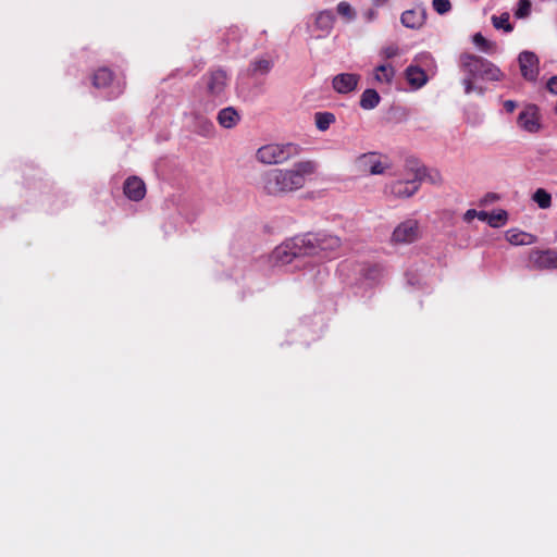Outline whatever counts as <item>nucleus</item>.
Wrapping results in <instances>:
<instances>
[{
  "mask_svg": "<svg viewBox=\"0 0 557 557\" xmlns=\"http://www.w3.org/2000/svg\"><path fill=\"white\" fill-rule=\"evenodd\" d=\"M317 171L311 160L296 162L290 169H272L261 175V188L269 196H284L301 189Z\"/></svg>",
  "mask_w": 557,
  "mask_h": 557,
  "instance_id": "obj_1",
  "label": "nucleus"
},
{
  "mask_svg": "<svg viewBox=\"0 0 557 557\" xmlns=\"http://www.w3.org/2000/svg\"><path fill=\"white\" fill-rule=\"evenodd\" d=\"M459 67L463 73L462 85L467 95L478 92L483 95L485 89L475 85L476 79L486 82H499L505 74L490 60L469 52L459 55Z\"/></svg>",
  "mask_w": 557,
  "mask_h": 557,
  "instance_id": "obj_2",
  "label": "nucleus"
},
{
  "mask_svg": "<svg viewBox=\"0 0 557 557\" xmlns=\"http://www.w3.org/2000/svg\"><path fill=\"white\" fill-rule=\"evenodd\" d=\"M305 256L320 259H333L339 256L342 239L325 232L307 233L299 236Z\"/></svg>",
  "mask_w": 557,
  "mask_h": 557,
  "instance_id": "obj_3",
  "label": "nucleus"
},
{
  "mask_svg": "<svg viewBox=\"0 0 557 557\" xmlns=\"http://www.w3.org/2000/svg\"><path fill=\"white\" fill-rule=\"evenodd\" d=\"M203 95L207 101L213 106L222 103L226 99L228 76L221 69L211 70L201 77Z\"/></svg>",
  "mask_w": 557,
  "mask_h": 557,
  "instance_id": "obj_4",
  "label": "nucleus"
},
{
  "mask_svg": "<svg viewBox=\"0 0 557 557\" xmlns=\"http://www.w3.org/2000/svg\"><path fill=\"white\" fill-rule=\"evenodd\" d=\"M300 152V148L292 143L288 144H269L257 150L256 157L258 161L264 164L284 163Z\"/></svg>",
  "mask_w": 557,
  "mask_h": 557,
  "instance_id": "obj_5",
  "label": "nucleus"
},
{
  "mask_svg": "<svg viewBox=\"0 0 557 557\" xmlns=\"http://www.w3.org/2000/svg\"><path fill=\"white\" fill-rule=\"evenodd\" d=\"M382 158V154L375 151L362 153L356 158L354 165L360 175H380L391 168Z\"/></svg>",
  "mask_w": 557,
  "mask_h": 557,
  "instance_id": "obj_6",
  "label": "nucleus"
},
{
  "mask_svg": "<svg viewBox=\"0 0 557 557\" xmlns=\"http://www.w3.org/2000/svg\"><path fill=\"white\" fill-rule=\"evenodd\" d=\"M424 175V169L418 168L414 172V177L408 181H396L386 187L396 198H409L413 196L420 188V181Z\"/></svg>",
  "mask_w": 557,
  "mask_h": 557,
  "instance_id": "obj_7",
  "label": "nucleus"
},
{
  "mask_svg": "<svg viewBox=\"0 0 557 557\" xmlns=\"http://www.w3.org/2000/svg\"><path fill=\"white\" fill-rule=\"evenodd\" d=\"M420 238V225L417 220L408 219L398 224L393 234L394 244H411Z\"/></svg>",
  "mask_w": 557,
  "mask_h": 557,
  "instance_id": "obj_8",
  "label": "nucleus"
},
{
  "mask_svg": "<svg viewBox=\"0 0 557 557\" xmlns=\"http://www.w3.org/2000/svg\"><path fill=\"white\" fill-rule=\"evenodd\" d=\"M302 256H305V252L300 246L299 236L277 246L272 253L273 259L282 264L290 263L294 258Z\"/></svg>",
  "mask_w": 557,
  "mask_h": 557,
  "instance_id": "obj_9",
  "label": "nucleus"
},
{
  "mask_svg": "<svg viewBox=\"0 0 557 557\" xmlns=\"http://www.w3.org/2000/svg\"><path fill=\"white\" fill-rule=\"evenodd\" d=\"M529 260L533 268L539 270L557 269V250L555 249H533L530 251Z\"/></svg>",
  "mask_w": 557,
  "mask_h": 557,
  "instance_id": "obj_10",
  "label": "nucleus"
},
{
  "mask_svg": "<svg viewBox=\"0 0 557 557\" xmlns=\"http://www.w3.org/2000/svg\"><path fill=\"white\" fill-rule=\"evenodd\" d=\"M518 125L529 133H536L540 127L539 108L535 104H528L518 115Z\"/></svg>",
  "mask_w": 557,
  "mask_h": 557,
  "instance_id": "obj_11",
  "label": "nucleus"
},
{
  "mask_svg": "<svg viewBox=\"0 0 557 557\" xmlns=\"http://www.w3.org/2000/svg\"><path fill=\"white\" fill-rule=\"evenodd\" d=\"M523 78L534 82L539 75V58L531 51H522L518 58Z\"/></svg>",
  "mask_w": 557,
  "mask_h": 557,
  "instance_id": "obj_12",
  "label": "nucleus"
},
{
  "mask_svg": "<svg viewBox=\"0 0 557 557\" xmlns=\"http://www.w3.org/2000/svg\"><path fill=\"white\" fill-rule=\"evenodd\" d=\"M335 15L331 10L320 11L314 15L312 32H318L317 38L326 37L333 29Z\"/></svg>",
  "mask_w": 557,
  "mask_h": 557,
  "instance_id": "obj_13",
  "label": "nucleus"
},
{
  "mask_svg": "<svg viewBox=\"0 0 557 557\" xmlns=\"http://www.w3.org/2000/svg\"><path fill=\"white\" fill-rule=\"evenodd\" d=\"M124 195L132 201H140L146 196V184L138 176H129L123 184Z\"/></svg>",
  "mask_w": 557,
  "mask_h": 557,
  "instance_id": "obj_14",
  "label": "nucleus"
},
{
  "mask_svg": "<svg viewBox=\"0 0 557 557\" xmlns=\"http://www.w3.org/2000/svg\"><path fill=\"white\" fill-rule=\"evenodd\" d=\"M360 76L354 73H341L334 76L332 86L338 94H348L356 89Z\"/></svg>",
  "mask_w": 557,
  "mask_h": 557,
  "instance_id": "obj_15",
  "label": "nucleus"
},
{
  "mask_svg": "<svg viewBox=\"0 0 557 557\" xmlns=\"http://www.w3.org/2000/svg\"><path fill=\"white\" fill-rule=\"evenodd\" d=\"M401 24L408 28H420L425 22L424 10H407L400 16Z\"/></svg>",
  "mask_w": 557,
  "mask_h": 557,
  "instance_id": "obj_16",
  "label": "nucleus"
},
{
  "mask_svg": "<svg viewBox=\"0 0 557 557\" xmlns=\"http://www.w3.org/2000/svg\"><path fill=\"white\" fill-rule=\"evenodd\" d=\"M219 124L224 128H233L240 120L239 113L233 107L222 109L216 116Z\"/></svg>",
  "mask_w": 557,
  "mask_h": 557,
  "instance_id": "obj_17",
  "label": "nucleus"
},
{
  "mask_svg": "<svg viewBox=\"0 0 557 557\" xmlns=\"http://www.w3.org/2000/svg\"><path fill=\"white\" fill-rule=\"evenodd\" d=\"M406 78L414 88H421L428 81L424 70L414 65H410L406 69Z\"/></svg>",
  "mask_w": 557,
  "mask_h": 557,
  "instance_id": "obj_18",
  "label": "nucleus"
},
{
  "mask_svg": "<svg viewBox=\"0 0 557 557\" xmlns=\"http://www.w3.org/2000/svg\"><path fill=\"white\" fill-rule=\"evenodd\" d=\"M507 240L512 245H531L536 240V237L532 234L510 230L507 232Z\"/></svg>",
  "mask_w": 557,
  "mask_h": 557,
  "instance_id": "obj_19",
  "label": "nucleus"
},
{
  "mask_svg": "<svg viewBox=\"0 0 557 557\" xmlns=\"http://www.w3.org/2000/svg\"><path fill=\"white\" fill-rule=\"evenodd\" d=\"M112 81L113 72L108 67H100L92 75V85L96 88L108 87Z\"/></svg>",
  "mask_w": 557,
  "mask_h": 557,
  "instance_id": "obj_20",
  "label": "nucleus"
},
{
  "mask_svg": "<svg viewBox=\"0 0 557 557\" xmlns=\"http://www.w3.org/2000/svg\"><path fill=\"white\" fill-rule=\"evenodd\" d=\"M381 97L375 89H366L360 97V107L364 110H372L380 103Z\"/></svg>",
  "mask_w": 557,
  "mask_h": 557,
  "instance_id": "obj_21",
  "label": "nucleus"
},
{
  "mask_svg": "<svg viewBox=\"0 0 557 557\" xmlns=\"http://www.w3.org/2000/svg\"><path fill=\"white\" fill-rule=\"evenodd\" d=\"M472 41L482 52L493 54L497 51L496 42L487 40L481 33L474 34Z\"/></svg>",
  "mask_w": 557,
  "mask_h": 557,
  "instance_id": "obj_22",
  "label": "nucleus"
},
{
  "mask_svg": "<svg viewBox=\"0 0 557 557\" xmlns=\"http://www.w3.org/2000/svg\"><path fill=\"white\" fill-rule=\"evenodd\" d=\"M395 76V70L391 64H381L375 69V79L379 83H392Z\"/></svg>",
  "mask_w": 557,
  "mask_h": 557,
  "instance_id": "obj_23",
  "label": "nucleus"
},
{
  "mask_svg": "<svg viewBox=\"0 0 557 557\" xmlns=\"http://www.w3.org/2000/svg\"><path fill=\"white\" fill-rule=\"evenodd\" d=\"M273 66V62L269 59L261 58L250 63V72L252 75H264L268 74Z\"/></svg>",
  "mask_w": 557,
  "mask_h": 557,
  "instance_id": "obj_24",
  "label": "nucleus"
},
{
  "mask_svg": "<svg viewBox=\"0 0 557 557\" xmlns=\"http://www.w3.org/2000/svg\"><path fill=\"white\" fill-rule=\"evenodd\" d=\"M314 121L317 128L324 132L335 122V115L331 112H317L314 114Z\"/></svg>",
  "mask_w": 557,
  "mask_h": 557,
  "instance_id": "obj_25",
  "label": "nucleus"
},
{
  "mask_svg": "<svg viewBox=\"0 0 557 557\" xmlns=\"http://www.w3.org/2000/svg\"><path fill=\"white\" fill-rule=\"evenodd\" d=\"M509 18H510V16H509V13H507V12L500 14L499 16L493 15L492 16L493 26L496 29H503L506 33H510L513 29V27L510 24Z\"/></svg>",
  "mask_w": 557,
  "mask_h": 557,
  "instance_id": "obj_26",
  "label": "nucleus"
},
{
  "mask_svg": "<svg viewBox=\"0 0 557 557\" xmlns=\"http://www.w3.org/2000/svg\"><path fill=\"white\" fill-rule=\"evenodd\" d=\"M532 198L541 209H547L552 206V196L543 188L536 189Z\"/></svg>",
  "mask_w": 557,
  "mask_h": 557,
  "instance_id": "obj_27",
  "label": "nucleus"
},
{
  "mask_svg": "<svg viewBox=\"0 0 557 557\" xmlns=\"http://www.w3.org/2000/svg\"><path fill=\"white\" fill-rule=\"evenodd\" d=\"M507 221V212L499 210L497 213L490 214L488 224L493 227H498Z\"/></svg>",
  "mask_w": 557,
  "mask_h": 557,
  "instance_id": "obj_28",
  "label": "nucleus"
},
{
  "mask_svg": "<svg viewBox=\"0 0 557 557\" xmlns=\"http://www.w3.org/2000/svg\"><path fill=\"white\" fill-rule=\"evenodd\" d=\"M337 13L348 20H352L356 16L354 9L346 1H342L337 4Z\"/></svg>",
  "mask_w": 557,
  "mask_h": 557,
  "instance_id": "obj_29",
  "label": "nucleus"
},
{
  "mask_svg": "<svg viewBox=\"0 0 557 557\" xmlns=\"http://www.w3.org/2000/svg\"><path fill=\"white\" fill-rule=\"evenodd\" d=\"M432 5L433 9L441 15L451 10V3L449 0H433Z\"/></svg>",
  "mask_w": 557,
  "mask_h": 557,
  "instance_id": "obj_30",
  "label": "nucleus"
},
{
  "mask_svg": "<svg viewBox=\"0 0 557 557\" xmlns=\"http://www.w3.org/2000/svg\"><path fill=\"white\" fill-rule=\"evenodd\" d=\"M364 275L370 280H380L383 276V268L380 264H373L367 269Z\"/></svg>",
  "mask_w": 557,
  "mask_h": 557,
  "instance_id": "obj_31",
  "label": "nucleus"
},
{
  "mask_svg": "<svg viewBox=\"0 0 557 557\" xmlns=\"http://www.w3.org/2000/svg\"><path fill=\"white\" fill-rule=\"evenodd\" d=\"M531 2L529 0H519L518 9L516 11L517 17H524L530 13Z\"/></svg>",
  "mask_w": 557,
  "mask_h": 557,
  "instance_id": "obj_32",
  "label": "nucleus"
},
{
  "mask_svg": "<svg viewBox=\"0 0 557 557\" xmlns=\"http://www.w3.org/2000/svg\"><path fill=\"white\" fill-rule=\"evenodd\" d=\"M398 53H399V48L397 45H389L387 47H384L381 50V55L384 59H392V58L396 57Z\"/></svg>",
  "mask_w": 557,
  "mask_h": 557,
  "instance_id": "obj_33",
  "label": "nucleus"
},
{
  "mask_svg": "<svg viewBox=\"0 0 557 557\" xmlns=\"http://www.w3.org/2000/svg\"><path fill=\"white\" fill-rule=\"evenodd\" d=\"M546 88L549 92L557 95V75L548 79Z\"/></svg>",
  "mask_w": 557,
  "mask_h": 557,
  "instance_id": "obj_34",
  "label": "nucleus"
},
{
  "mask_svg": "<svg viewBox=\"0 0 557 557\" xmlns=\"http://www.w3.org/2000/svg\"><path fill=\"white\" fill-rule=\"evenodd\" d=\"M478 211L474 209H469L463 214V220L470 223L474 218H476Z\"/></svg>",
  "mask_w": 557,
  "mask_h": 557,
  "instance_id": "obj_35",
  "label": "nucleus"
},
{
  "mask_svg": "<svg viewBox=\"0 0 557 557\" xmlns=\"http://www.w3.org/2000/svg\"><path fill=\"white\" fill-rule=\"evenodd\" d=\"M517 108V103L516 101L513 100H506L504 102V109L508 112V113H512Z\"/></svg>",
  "mask_w": 557,
  "mask_h": 557,
  "instance_id": "obj_36",
  "label": "nucleus"
},
{
  "mask_svg": "<svg viewBox=\"0 0 557 557\" xmlns=\"http://www.w3.org/2000/svg\"><path fill=\"white\" fill-rule=\"evenodd\" d=\"M476 218L481 221L488 223L490 214L485 211H480V212H478Z\"/></svg>",
  "mask_w": 557,
  "mask_h": 557,
  "instance_id": "obj_37",
  "label": "nucleus"
},
{
  "mask_svg": "<svg viewBox=\"0 0 557 557\" xmlns=\"http://www.w3.org/2000/svg\"><path fill=\"white\" fill-rule=\"evenodd\" d=\"M555 113L557 114V100H556V104H555Z\"/></svg>",
  "mask_w": 557,
  "mask_h": 557,
  "instance_id": "obj_38",
  "label": "nucleus"
}]
</instances>
